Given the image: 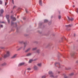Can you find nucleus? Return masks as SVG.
I'll list each match as a JSON object with an SVG mask.
<instances>
[{"label":"nucleus","mask_w":78,"mask_h":78,"mask_svg":"<svg viewBox=\"0 0 78 78\" xmlns=\"http://www.w3.org/2000/svg\"><path fill=\"white\" fill-rule=\"evenodd\" d=\"M9 55H10V53L9 51H8L7 52L6 54L4 55V58H6V57H7V56H9Z\"/></svg>","instance_id":"1"},{"label":"nucleus","mask_w":78,"mask_h":78,"mask_svg":"<svg viewBox=\"0 0 78 78\" xmlns=\"http://www.w3.org/2000/svg\"><path fill=\"white\" fill-rule=\"evenodd\" d=\"M4 12V11L3 9H1L0 10V16H3V13Z\"/></svg>","instance_id":"2"},{"label":"nucleus","mask_w":78,"mask_h":78,"mask_svg":"<svg viewBox=\"0 0 78 78\" xmlns=\"http://www.w3.org/2000/svg\"><path fill=\"white\" fill-rule=\"evenodd\" d=\"M48 73L49 75H52L51 76V77H54V76L53 75V73H52V72L51 71H49Z\"/></svg>","instance_id":"3"},{"label":"nucleus","mask_w":78,"mask_h":78,"mask_svg":"<svg viewBox=\"0 0 78 78\" xmlns=\"http://www.w3.org/2000/svg\"><path fill=\"white\" fill-rule=\"evenodd\" d=\"M6 18L7 19V20H8V23H9V20H8V19H9V15H6Z\"/></svg>","instance_id":"4"},{"label":"nucleus","mask_w":78,"mask_h":78,"mask_svg":"<svg viewBox=\"0 0 78 78\" xmlns=\"http://www.w3.org/2000/svg\"><path fill=\"white\" fill-rule=\"evenodd\" d=\"M25 64V63L24 62H22L20 63L19 65L18 66H23Z\"/></svg>","instance_id":"5"},{"label":"nucleus","mask_w":78,"mask_h":78,"mask_svg":"<svg viewBox=\"0 0 78 78\" xmlns=\"http://www.w3.org/2000/svg\"><path fill=\"white\" fill-rule=\"evenodd\" d=\"M11 18L13 19V20H16V19L15 17H13V16H11Z\"/></svg>","instance_id":"6"},{"label":"nucleus","mask_w":78,"mask_h":78,"mask_svg":"<svg viewBox=\"0 0 78 78\" xmlns=\"http://www.w3.org/2000/svg\"><path fill=\"white\" fill-rule=\"evenodd\" d=\"M39 3L40 5H41V6L42 5V1H41V0H39Z\"/></svg>","instance_id":"7"},{"label":"nucleus","mask_w":78,"mask_h":78,"mask_svg":"<svg viewBox=\"0 0 78 78\" xmlns=\"http://www.w3.org/2000/svg\"><path fill=\"white\" fill-rule=\"evenodd\" d=\"M68 18L69 20H71V21H73V18H71L70 19L69 18V16H68Z\"/></svg>","instance_id":"8"},{"label":"nucleus","mask_w":78,"mask_h":78,"mask_svg":"<svg viewBox=\"0 0 78 78\" xmlns=\"http://www.w3.org/2000/svg\"><path fill=\"white\" fill-rule=\"evenodd\" d=\"M17 56V54H15L13 56H12V58H15Z\"/></svg>","instance_id":"9"},{"label":"nucleus","mask_w":78,"mask_h":78,"mask_svg":"<svg viewBox=\"0 0 78 78\" xmlns=\"http://www.w3.org/2000/svg\"><path fill=\"white\" fill-rule=\"evenodd\" d=\"M38 66L39 67H41L42 66V64L41 63H39L37 64Z\"/></svg>","instance_id":"10"},{"label":"nucleus","mask_w":78,"mask_h":78,"mask_svg":"<svg viewBox=\"0 0 78 78\" xmlns=\"http://www.w3.org/2000/svg\"><path fill=\"white\" fill-rule=\"evenodd\" d=\"M37 67L36 66H34V69L35 70H37Z\"/></svg>","instance_id":"11"},{"label":"nucleus","mask_w":78,"mask_h":78,"mask_svg":"<svg viewBox=\"0 0 78 78\" xmlns=\"http://www.w3.org/2000/svg\"><path fill=\"white\" fill-rule=\"evenodd\" d=\"M31 55V53H29L27 54V56H30Z\"/></svg>","instance_id":"12"},{"label":"nucleus","mask_w":78,"mask_h":78,"mask_svg":"<svg viewBox=\"0 0 78 78\" xmlns=\"http://www.w3.org/2000/svg\"><path fill=\"white\" fill-rule=\"evenodd\" d=\"M33 60H29V63H31V62H33Z\"/></svg>","instance_id":"13"},{"label":"nucleus","mask_w":78,"mask_h":78,"mask_svg":"<svg viewBox=\"0 0 78 78\" xmlns=\"http://www.w3.org/2000/svg\"><path fill=\"white\" fill-rule=\"evenodd\" d=\"M66 27H71V26L70 25H66Z\"/></svg>","instance_id":"14"},{"label":"nucleus","mask_w":78,"mask_h":78,"mask_svg":"<svg viewBox=\"0 0 78 78\" xmlns=\"http://www.w3.org/2000/svg\"><path fill=\"white\" fill-rule=\"evenodd\" d=\"M44 22H48V20H44Z\"/></svg>","instance_id":"15"},{"label":"nucleus","mask_w":78,"mask_h":78,"mask_svg":"<svg viewBox=\"0 0 78 78\" xmlns=\"http://www.w3.org/2000/svg\"><path fill=\"white\" fill-rule=\"evenodd\" d=\"M30 50V48H29L27 50H26V52H27L28 51H29Z\"/></svg>","instance_id":"16"},{"label":"nucleus","mask_w":78,"mask_h":78,"mask_svg":"<svg viewBox=\"0 0 78 78\" xmlns=\"http://www.w3.org/2000/svg\"><path fill=\"white\" fill-rule=\"evenodd\" d=\"M28 70H31V68H27Z\"/></svg>","instance_id":"17"},{"label":"nucleus","mask_w":78,"mask_h":78,"mask_svg":"<svg viewBox=\"0 0 78 78\" xmlns=\"http://www.w3.org/2000/svg\"><path fill=\"white\" fill-rule=\"evenodd\" d=\"M37 48H33L32 49V50H36V49Z\"/></svg>","instance_id":"18"},{"label":"nucleus","mask_w":78,"mask_h":78,"mask_svg":"<svg viewBox=\"0 0 78 78\" xmlns=\"http://www.w3.org/2000/svg\"><path fill=\"white\" fill-rule=\"evenodd\" d=\"M70 76H73V73H72L69 74Z\"/></svg>","instance_id":"19"},{"label":"nucleus","mask_w":78,"mask_h":78,"mask_svg":"<svg viewBox=\"0 0 78 78\" xmlns=\"http://www.w3.org/2000/svg\"><path fill=\"white\" fill-rule=\"evenodd\" d=\"M76 12L78 13V8H77L76 9Z\"/></svg>","instance_id":"20"},{"label":"nucleus","mask_w":78,"mask_h":78,"mask_svg":"<svg viewBox=\"0 0 78 78\" xmlns=\"http://www.w3.org/2000/svg\"><path fill=\"white\" fill-rule=\"evenodd\" d=\"M2 4V1H0V5Z\"/></svg>","instance_id":"21"},{"label":"nucleus","mask_w":78,"mask_h":78,"mask_svg":"<svg viewBox=\"0 0 78 78\" xmlns=\"http://www.w3.org/2000/svg\"><path fill=\"white\" fill-rule=\"evenodd\" d=\"M45 77H46V76H42V78H45Z\"/></svg>","instance_id":"22"},{"label":"nucleus","mask_w":78,"mask_h":78,"mask_svg":"<svg viewBox=\"0 0 78 78\" xmlns=\"http://www.w3.org/2000/svg\"><path fill=\"white\" fill-rule=\"evenodd\" d=\"M61 16H58V19H61Z\"/></svg>","instance_id":"23"},{"label":"nucleus","mask_w":78,"mask_h":78,"mask_svg":"<svg viewBox=\"0 0 78 78\" xmlns=\"http://www.w3.org/2000/svg\"><path fill=\"white\" fill-rule=\"evenodd\" d=\"M39 51H40V50H37V53H39Z\"/></svg>","instance_id":"24"},{"label":"nucleus","mask_w":78,"mask_h":78,"mask_svg":"<svg viewBox=\"0 0 78 78\" xmlns=\"http://www.w3.org/2000/svg\"><path fill=\"white\" fill-rule=\"evenodd\" d=\"M12 3L14 4V0H12Z\"/></svg>","instance_id":"25"},{"label":"nucleus","mask_w":78,"mask_h":78,"mask_svg":"<svg viewBox=\"0 0 78 78\" xmlns=\"http://www.w3.org/2000/svg\"><path fill=\"white\" fill-rule=\"evenodd\" d=\"M0 26H1V27H3V25H0Z\"/></svg>","instance_id":"26"},{"label":"nucleus","mask_w":78,"mask_h":78,"mask_svg":"<svg viewBox=\"0 0 78 78\" xmlns=\"http://www.w3.org/2000/svg\"><path fill=\"white\" fill-rule=\"evenodd\" d=\"M5 5H7V3H6V2H5Z\"/></svg>","instance_id":"27"},{"label":"nucleus","mask_w":78,"mask_h":78,"mask_svg":"<svg viewBox=\"0 0 78 78\" xmlns=\"http://www.w3.org/2000/svg\"><path fill=\"white\" fill-rule=\"evenodd\" d=\"M22 48H20L19 49H18V50H20Z\"/></svg>","instance_id":"28"},{"label":"nucleus","mask_w":78,"mask_h":78,"mask_svg":"<svg viewBox=\"0 0 78 78\" xmlns=\"http://www.w3.org/2000/svg\"><path fill=\"white\" fill-rule=\"evenodd\" d=\"M16 6H13V9L14 8H16Z\"/></svg>","instance_id":"29"},{"label":"nucleus","mask_w":78,"mask_h":78,"mask_svg":"<svg viewBox=\"0 0 78 78\" xmlns=\"http://www.w3.org/2000/svg\"><path fill=\"white\" fill-rule=\"evenodd\" d=\"M4 48H3V47H2V48H2V49H3Z\"/></svg>","instance_id":"30"},{"label":"nucleus","mask_w":78,"mask_h":78,"mask_svg":"<svg viewBox=\"0 0 78 78\" xmlns=\"http://www.w3.org/2000/svg\"><path fill=\"white\" fill-rule=\"evenodd\" d=\"M76 63H78V61H77L76 62Z\"/></svg>","instance_id":"31"},{"label":"nucleus","mask_w":78,"mask_h":78,"mask_svg":"<svg viewBox=\"0 0 78 78\" xmlns=\"http://www.w3.org/2000/svg\"><path fill=\"white\" fill-rule=\"evenodd\" d=\"M0 23H3V22H1L0 21Z\"/></svg>","instance_id":"32"},{"label":"nucleus","mask_w":78,"mask_h":78,"mask_svg":"<svg viewBox=\"0 0 78 78\" xmlns=\"http://www.w3.org/2000/svg\"><path fill=\"white\" fill-rule=\"evenodd\" d=\"M73 8H74L75 7V5H73Z\"/></svg>","instance_id":"33"},{"label":"nucleus","mask_w":78,"mask_h":78,"mask_svg":"<svg viewBox=\"0 0 78 78\" xmlns=\"http://www.w3.org/2000/svg\"><path fill=\"white\" fill-rule=\"evenodd\" d=\"M26 12H27V9H26Z\"/></svg>","instance_id":"34"},{"label":"nucleus","mask_w":78,"mask_h":78,"mask_svg":"<svg viewBox=\"0 0 78 78\" xmlns=\"http://www.w3.org/2000/svg\"><path fill=\"white\" fill-rule=\"evenodd\" d=\"M26 47V45H25L24 46V48H25V47Z\"/></svg>","instance_id":"35"},{"label":"nucleus","mask_w":78,"mask_h":78,"mask_svg":"<svg viewBox=\"0 0 78 78\" xmlns=\"http://www.w3.org/2000/svg\"><path fill=\"white\" fill-rule=\"evenodd\" d=\"M19 17V16H17V18H18V17Z\"/></svg>","instance_id":"36"},{"label":"nucleus","mask_w":78,"mask_h":78,"mask_svg":"<svg viewBox=\"0 0 78 78\" xmlns=\"http://www.w3.org/2000/svg\"><path fill=\"white\" fill-rule=\"evenodd\" d=\"M65 78H66V77H65Z\"/></svg>","instance_id":"37"},{"label":"nucleus","mask_w":78,"mask_h":78,"mask_svg":"<svg viewBox=\"0 0 78 78\" xmlns=\"http://www.w3.org/2000/svg\"><path fill=\"white\" fill-rule=\"evenodd\" d=\"M66 78H67V77H66Z\"/></svg>","instance_id":"38"},{"label":"nucleus","mask_w":78,"mask_h":78,"mask_svg":"<svg viewBox=\"0 0 78 78\" xmlns=\"http://www.w3.org/2000/svg\"><path fill=\"white\" fill-rule=\"evenodd\" d=\"M7 0H6V1H7Z\"/></svg>","instance_id":"39"},{"label":"nucleus","mask_w":78,"mask_h":78,"mask_svg":"<svg viewBox=\"0 0 78 78\" xmlns=\"http://www.w3.org/2000/svg\"><path fill=\"white\" fill-rule=\"evenodd\" d=\"M59 73V72H58V73Z\"/></svg>","instance_id":"40"}]
</instances>
